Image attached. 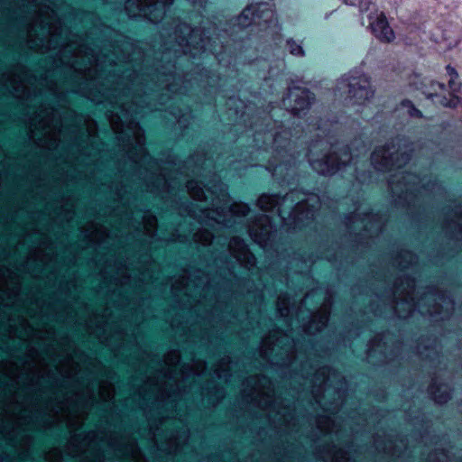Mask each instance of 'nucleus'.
Returning a JSON list of instances; mask_svg holds the SVG:
<instances>
[{"instance_id": "f257e3e1", "label": "nucleus", "mask_w": 462, "mask_h": 462, "mask_svg": "<svg viewBox=\"0 0 462 462\" xmlns=\"http://www.w3.org/2000/svg\"><path fill=\"white\" fill-rule=\"evenodd\" d=\"M338 88L347 92L346 99L352 105H363L374 96L370 79L365 74H350L338 82Z\"/></svg>"}, {"instance_id": "f03ea898", "label": "nucleus", "mask_w": 462, "mask_h": 462, "mask_svg": "<svg viewBox=\"0 0 462 462\" xmlns=\"http://www.w3.org/2000/svg\"><path fill=\"white\" fill-rule=\"evenodd\" d=\"M326 143H319L313 145L310 151V162L312 168L319 174L328 175L333 174L340 169L341 165H346L351 161V154L349 148L346 147L340 150L339 155H325L323 158H316V152L319 149H324Z\"/></svg>"}, {"instance_id": "7ed1b4c3", "label": "nucleus", "mask_w": 462, "mask_h": 462, "mask_svg": "<svg viewBox=\"0 0 462 462\" xmlns=\"http://www.w3.org/2000/svg\"><path fill=\"white\" fill-rule=\"evenodd\" d=\"M369 27L374 35L383 42H392L395 34L383 12L374 9L368 15Z\"/></svg>"}, {"instance_id": "20e7f679", "label": "nucleus", "mask_w": 462, "mask_h": 462, "mask_svg": "<svg viewBox=\"0 0 462 462\" xmlns=\"http://www.w3.org/2000/svg\"><path fill=\"white\" fill-rule=\"evenodd\" d=\"M311 100H313V97L309 90L294 88L290 89L287 97L283 99V105L292 114L299 115L310 106Z\"/></svg>"}, {"instance_id": "39448f33", "label": "nucleus", "mask_w": 462, "mask_h": 462, "mask_svg": "<svg viewBox=\"0 0 462 462\" xmlns=\"http://www.w3.org/2000/svg\"><path fill=\"white\" fill-rule=\"evenodd\" d=\"M172 0H127L125 4V9L128 11L131 15V7L134 5H136L137 9L143 12L145 15H149V19L152 22L157 21V15L152 14L153 11H158L160 13L159 17H162V14H164V6L167 5H171Z\"/></svg>"}, {"instance_id": "423d86ee", "label": "nucleus", "mask_w": 462, "mask_h": 462, "mask_svg": "<svg viewBox=\"0 0 462 462\" xmlns=\"http://www.w3.org/2000/svg\"><path fill=\"white\" fill-rule=\"evenodd\" d=\"M372 162L379 171L391 170L396 164L393 162V153H389L385 147L376 149L372 154Z\"/></svg>"}, {"instance_id": "0eeeda50", "label": "nucleus", "mask_w": 462, "mask_h": 462, "mask_svg": "<svg viewBox=\"0 0 462 462\" xmlns=\"http://www.w3.org/2000/svg\"><path fill=\"white\" fill-rule=\"evenodd\" d=\"M229 247L234 256L238 261L248 260L250 262V258L254 261V257L252 255H248V252L246 246L243 240L235 237L229 243Z\"/></svg>"}, {"instance_id": "6e6552de", "label": "nucleus", "mask_w": 462, "mask_h": 462, "mask_svg": "<svg viewBox=\"0 0 462 462\" xmlns=\"http://www.w3.org/2000/svg\"><path fill=\"white\" fill-rule=\"evenodd\" d=\"M430 391L434 401L438 403H445L450 398L447 385L441 384L438 387L431 386Z\"/></svg>"}, {"instance_id": "1a4fd4ad", "label": "nucleus", "mask_w": 462, "mask_h": 462, "mask_svg": "<svg viewBox=\"0 0 462 462\" xmlns=\"http://www.w3.org/2000/svg\"><path fill=\"white\" fill-rule=\"evenodd\" d=\"M446 71H447L448 76L449 77L448 83V87L451 89V91L452 92L459 91L462 87V83L460 81H458V73L456 70V69L454 67H452L451 65H448L446 67Z\"/></svg>"}, {"instance_id": "9d476101", "label": "nucleus", "mask_w": 462, "mask_h": 462, "mask_svg": "<svg viewBox=\"0 0 462 462\" xmlns=\"http://www.w3.org/2000/svg\"><path fill=\"white\" fill-rule=\"evenodd\" d=\"M279 202L280 198H278L277 196L263 194L258 199V206L263 210L268 211L276 207L279 204Z\"/></svg>"}, {"instance_id": "9b49d317", "label": "nucleus", "mask_w": 462, "mask_h": 462, "mask_svg": "<svg viewBox=\"0 0 462 462\" xmlns=\"http://www.w3.org/2000/svg\"><path fill=\"white\" fill-rule=\"evenodd\" d=\"M187 189L190 196L197 200H203L206 199L203 189L199 185L197 181L191 180L187 184Z\"/></svg>"}, {"instance_id": "f8f14e48", "label": "nucleus", "mask_w": 462, "mask_h": 462, "mask_svg": "<svg viewBox=\"0 0 462 462\" xmlns=\"http://www.w3.org/2000/svg\"><path fill=\"white\" fill-rule=\"evenodd\" d=\"M445 89L446 87L443 83L432 81L430 85V89H425V94L429 98L439 97V94L444 92Z\"/></svg>"}, {"instance_id": "ddd939ff", "label": "nucleus", "mask_w": 462, "mask_h": 462, "mask_svg": "<svg viewBox=\"0 0 462 462\" xmlns=\"http://www.w3.org/2000/svg\"><path fill=\"white\" fill-rule=\"evenodd\" d=\"M254 13L251 7L245 8L238 17V24L246 27L251 23Z\"/></svg>"}, {"instance_id": "4468645a", "label": "nucleus", "mask_w": 462, "mask_h": 462, "mask_svg": "<svg viewBox=\"0 0 462 462\" xmlns=\"http://www.w3.org/2000/svg\"><path fill=\"white\" fill-rule=\"evenodd\" d=\"M229 211L235 216H245L249 211V208L243 203H233L229 206Z\"/></svg>"}, {"instance_id": "2eb2a0df", "label": "nucleus", "mask_w": 462, "mask_h": 462, "mask_svg": "<svg viewBox=\"0 0 462 462\" xmlns=\"http://www.w3.org/2000/svg\"><path fill=\"white\" fill-rule=\"evenodd\" d=\"M438 104L446 106V107H456L459 103V98L454 95L451 96L449 99L445 97H439L436 101Z\"/></svg>"}, {"instance_id": "dca6fc26", "label": "nucleus", "mask_w": 462, "mask_h": 462, "mask_svg": "<svg viewBox=\"0 0 462 462\" xmlns=\"http://www.w3.org/2000/svg\"><path fill=\"white\" fill-rule=\"evenodd\" d=\"M287 44L289 46L290 52L292 55H295V56H303L304 55V51H303L301 45L297 43L295 41L289 40L287 42Z\"/></svg>"}, {"instance_id": "f3484780", "label": "nucleus", "mask_w": 462, "mask_h": 462, "mask_svg": "<svg viewBox=\"0 0 462 462\" xmlns=\"http://www.w3.org/2000/svg\"><path fill=\"white\" fill-rule=\"evenodd\" d=\"M196 240L203 245H208L212 240V235L208 231H204L200 234H196Z\"/></svg>"}, {"instance_id": "a211bd4d", "label": "nucleus", "mask_w": 462, "mask_h": 462, "mask_svg": "<svg viewBox=\"0 0 462 462\" xmlns=\"http://www.w3.org/2000/svg\"><path fill=\"white\" fill-rule=\"evenodd\" d=\"M319 325L316 327V330H320L328 322V315L327 313V311H324L322 312L320 315H319Z\"/></svg>"}, {"instance_id": "6ab92c4d", "label": "nucleus", "mask_w": 462, "mask_h": 462, "mask_svg": "<svg viewBox=\"0 0 462 462\" xmlns=\"http://www.w3.org/2000/svg\"><path fill=\"white\" fill-rule=\"evenodd\" d=\"M282 301H281V300H280L278 301V310H279V312H280L281 316H285V315H287V314H288V312H289V311H288L287 307H286L285 305H284V306H282Z\"/></svg>"}, {"instance_id": "aec40b11", "label": "nucleus", "mask_w": 462, "mask_h": 462, "mask_svg": "<svg viewBox=\"0 0 462 462\" xmlns=\"http://www.w3.org/2000/svg\"><path fill=\"white\" fill-rule=\"evenodd\" d=\"M148 225H149V229H148V232L150 233V229L153 230L155 226H156V219L154 217H151L148 219Z\"/></svg>"}, {"instance_id": "412c9836", "label": "nucleus", "mask_w": 462, "mask_h": 462, "mask_svg": "<svg viewBox=\"0 0 462 462\" xmlns=\"http://www.w3.org/2000/svg\"><path fill=\"white\" fill-rule=\"evenodd\" d=\"M217 217H213L215 219V221L217 222V223H222V224L226 225L225 220L221 218L220 213L217 212Z\"/></svg>"}, {"instance_id": "4be33fe9", "label": "nucleus", "mask_w": 462, "mask_h": 462, "mask_svg": "<svg viewBox=\"0 0 462 462\" xmlns=\"http://www.w3.org/2000/svg\"><path fill=\"white\" fill-rule=\"evenodd\" d=\"M403 179H404L407 182H410L411 180H415V179H416V177H415V176H413V175H410V174H409V175H407V176L403 177Z\"/></svg>"}, {"instance_id": "5701e85b", "label": "nucleus", "mask_w": 462, "mask_h": 462, "mask_svg": "<svg viewBox=\"0 0 462 462\" xmlns=\"http://www.w3.org/2000/svg\"><path fill=\"white\" fill-rule=\"evenodd\" d=\"M316 319H317V317L315 316V317L313 318V319H312L311 323H310V329H311V328H312L313 324H314V323H315V321H316Z\"/></svg>"}, {"instance_id": "b1692460", "label": "nucleus", "mask_w": 462, "mask_h": 462, "mask_svg": "<svg viewBox=\"0 0 462 462\" xmlns=\"http://www.w3.org/2000/svg\"><path fill=\"white\" fill-rule=\"evenodd\" d=\"M111 124H112V126H113L115 131H116V132L119 131L117 126H116L113 122H111Z\"/></svg>"}, {"instance_id": "393cba45", "label": "nucleus", "mask_w": 462, "mask_h": 462, "mask_svg": "<svg viewBox=\"0 0 462 462\" xmlns=\"http://www.w3.org/2000/svg\"><path fill=\"white\" fill-rule=\"evenodd\" d=\"M413 110H414V112H415V114H416V115L420 116V111H418V110H417V109H415V108H414Z\"/></svg>"}, {"instance_id": "a878e982", "label": "nucleus", "mask_w": 462, "mask_h": 462, "mask_svg": "<svg viewBox=\"0 0 462 462\" xmlns=\"http://www.w3.org/2000/svg\"><path fill=\"white\" fill-rule=\"evenodd\" d=\"M288 199H289V197H288V196L284 197V198H283V201L287 200Z\"/></svg>"}, {"instance_id": "bb28decb", "label": "nucleus", "mask_w": 462, "mask_h": 462, "mask_svg": "<svg viewBox=\"0 0 462 462\" xmlns=\"http://www.w3.org/2000/svg\"><path fill=\"white\" fill-rule=\"evenodd\" d=\"M460 221H462V217H461V218H460Z\"/></svg>"}]
</instances>
